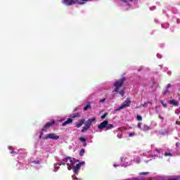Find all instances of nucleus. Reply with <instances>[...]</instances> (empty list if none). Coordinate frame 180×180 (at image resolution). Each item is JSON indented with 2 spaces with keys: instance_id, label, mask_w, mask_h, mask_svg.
<instances>
[{
  "instance_id": "f704fd0d",
  "label": "nucleus",
  "mask_w": 180,
  "mask_h": 180,
  "mask_svg": "<svg viewBox=\"0 0 180 180\" xmlns=\"http://www.w3.org/2000/svg\"><path fill=\"white\" fill-rule=\"evenodd\" d=\"M34 164H40V161H34Z\"/></svg>"
},
{
  "instance_id": "dca6fc26",
  "label": "nucleus",
  "mask_w": 180,
  "mask_h": 180,
  "mask_svg": "<svg viewBox=\"0 0 180 180\" xmlns=\"http://www.w3.org/2000/svg\"><path fill=\"white\" fill-rule=\"evenodd\" d=\"M143 131H147L148 130H150V127L147 125H144L143 128L142 129Z\"/></svg>"
},
{
  "instance_id": "aec40b11",
  "label": "nucleus",
  "mask_w": 180,
  "mask_h": 180,
  "mask_svg": "<svg viewBox=\"0 0 180 180\" xmlns=\"http://www.w3.org/2000/svg\"><path fill=\"white\" fill-rule=\"evenodd\" d=\"M79 140H80V141H82V143H85L86 141V139H85L84 137H80L79 138Z\"/></svg>"
},
{
  "instance_id": "1a4fd4ad",
  "label": "nucleus",
  "mask_w": 180,
  "mask_h": 180,
  "mask_svg": "<svg viewBox=\"0 0 180 180\" xmlns=\"http://www.w3.org/2000/svg\"><path fill=\"white\" fill-rule=\"evenodd\" d=\"M72 122H74V120L71 118H68L67 121H65V122H63L62 124L63 127H64V126H67V124H71V123H72Z\"/></svg>"
},
{
  "instance_id": "ddd939ff",
  "label": "nucleus",
  "mask_w": 180,
  "mask_h": 180,
  "mask_svg": "<svg viewBox=\"0 0 180 180\" xmlns=\"http://www.w3.org/2000/svg\"><path fill=\"white\" fill-rule=\"evenodd\" d=\"M88 129H89V127L85 124V126H84L82 129V133H85Z\"/></svg>"
},
{
  "instance_id": "2eb2a0df",
  "label": "nucleus",
  "mask_w": 180,
  "mask_h": 180,
  "mask_svg": "<svg viewBox=\"0 0 180 180\" xmlns=\"http://www.w3.org/2000/svg\"><path fill=\"white\" fill-rule=\"evenodd\" d=\"M84 154H85V149L82 148L80 150V152H79L80 157H82V155H84Z\"/></svg>"
},
{
  "instance_id": "58836bf2",
  "label": "nucleus",
  "mask_w": 180,
  "mask_h": 180,
  "mask_svg": "<svg viewBox=\"0 0 180 180\" xmlns=\"http://www.w3.org/2000/svg\"><path fill=\"white\" fill-rule=\"evenodd\" d=\"M84 147H86V143H83Z\"/></svg>"
},
{
  "instance_id": "39448f33",
  "label": "nucleus",
  "mask_w": 180,
  "mask_h": 180,
  "mask_svg": "<svg viewBox=\"0 0 180 180\" xmlns=\"http://www.w3.org/2000/svg\"><path fill=\"white\" fill-rule=\"evenodd\" d=\"M44 140H49V139H51V140H58L60 139V136L52 133V134H47L44 136Z\"/></svg>"
},
{
  "instance_id": "a19ab883",
  "label": "nucleus",
  "mask_w": 180,
  "mask_h": 180,
  "mask_svg": "<svg viewBox=\"0 0 180 180\" xmlns=\"http://www.w3.org/2000/svg\"><path fill=\"white\" fill-rule=\"evenodd\" d=\"M55 168H56L57 169H58V168H60V167H55Z\"/></svg>"
},
{
  "instance_id": "7c9ffc66",
  "label": "nucleus",
  "mask_w": 180,
  "mask_h": 180,
  "mask_svg": "<svg viewBox=\"0 0 180 180\" xmlns=\"http://www.w3.org/2000/svg\"><path fill=\"white\" fill-rule=\"evenodd\" d=\"M168 92H169V89L167 88L165 91V94H168Z\"/></svg>"
},
{
  "instance_id": "0eeeda50",
  "label": "nucleus",
  "mask_w": 180,
  "mask_h": 180,
  "mask_svg": "<svg viewBox=\"0 0 180 180\" xmlns=\"http://www.w3.org/2000/svg\"><path fill=\"white\" fill-rule=\"evenodd\" d=\"M70 161V165H72L74 164V162L72 161V160L71 159L70 157H67L66 158H65L64 161L65 162H61L60 163L58 164V165L60 167L61 165H65V162H67V161Z\"/></svg>"
},
{
  "instance_id": "9b49d317",
  "label": "nucleus",
  "mask_w": 180,
  "mask_h": 180,
  "mask_svg": "<svg viewBox=\"0 0 180 180\" xmlns=\"http://www.w3.org/2000/svg\"><path fill=\"white\" fill-rule=\"evenodd\" d=\"M84 123H85V120L84 119L80 120L79 121V122L77 124H76V127L77 129H79V127H81V126H82V124H84Z\"/></svg>"
},
{
  "instance_id": "79ce46f5",
  "label": "nucleus",
  "mask_w": 180,
  "mask_h": 180,
  "mask_svg": "<svg viewBox=\"0 0 180 180\" xmlns=\"http://www.w3.org/2000/svg\"><path fill=\"white\" fill-rule=\"evenodd\" d=\"M39 139H41V135H39Z\"/></svg>"
},
{
  "instance_id": "6ab92c4d",
  "label": "nucleus",
  "mask_w": 180,
  "mask_h": 180,
  "mask_svg": "<svg viewBox=\"0 0 180 180\" xmlns=\"http://www.w3.org/2000/svg\"><path fill=\"white\" fill-rule=\"evenodd\" d=\"M120 95L121 96H124V94H126V92L124 91V90H121L120 92H119Z\"/></svg>"
},
{
  "instance_id": "bb28decb",
  "label": "nucleus",
  "mask_w": 180,
  "mask_h": 180,
  "mask_svg": "<svg viewBox=\"0 0 180 180\" xmlns=\"http://www.w3.org/2000/svg\"><path fill=\"white\" fill-rule=\"evenodd\" d=\"M89 120L91 122V123H93V122H95V120H96V118L93 117V118L89 119Z\"/></svg>"
},
{
  "instance_id": "f03ea898",
  "label": "nucleus",
  "mask_w": 180,
  "mask_h": 180,
  "mask_svg": "<svg viewBox=\"0 0 180 180\" xmlns=\"http://www.w3.org/2000/svg\"><path fill=\"white\" fill-rule=\"evenodd\" d=\"M126 81V77H122L118 80H117L114 84L113 86H115V89L113 92H119V90L122 86H123V84H124V82Z\"/></svg>"
},
{
  "instance_id": "a18cd8bd",
  "label": "nucleus",
  "mask_w": 180,
  "mask_h": 180,
  "mask_svg": "<svg viewBox=\"0 0 180 180\" xmlns=\"http://www.w3.org/2000/svg\"><path fill=\"white\" fill-rule=\"evenodd\" d=\"M158 108V106H156V107H155V109H157Z\"/></svg>"
},
{
  "instance_id": "37998d69",
  "label": "nucleus",
  "mask_w": 180,
  "mask_h": 180,
  "mask_svg": "<svg viewBox=\"0 0 180 180\" xmlns=\"http://www.w3.org/2000/svg\"><path fill=\"white\" fill-rule=\"evenodd\" d=\"M114 167H118L117 165H114Z\"/></svg>"
},
{
  "instance_id": "412c9836",
  "label": "nucleus",
  "mask_w": 180,
  "mask_h": 180,
  "mask_svg": "<svg viewBox=\"0 0 180 180\" xmlns=\"http://www.w3.org/2000/svg\"><path fill=\"white\" fill-rule=\"evenodd\" d=\"M148 174H150V172H140L139 175H148Z\"/></svg>"
},
{
  "instance_id": "9d476101",
  "label": "nucleus",
  "mask_w": 180,
  "mask_h": 180,
  "mask_svg": "<svg viewBox=\"0 0 180 180\" xmlns=\"http://www.w3.org/2000/svg\"><path fill=\"white\" fill-rule=\"evenodd\" d=\"M170 105H174V106H179V103L176 100H169L168 101Z\"/></svg>"
},
{
  "instance_id": "cd10ccee",
  "label": "nucleus",
  "mask_w": 180,
  "mask_h": 180,
  "mask_svg": "<svg viewBox=\"0 0 180 180\" xmlns=\"http://www.w3.org/2000/svg\"><path fill=\"white\" fill-rule=\"evenodd\" d=\"M67 165L68 166V171H71V165H70V163H68Z\"/></svg>"
},
{
  "instance_id": "6e6552de",
  "label": "nucleus",
  "mask_w": 180,
  "mask_h": 180,
  "mask_svg": "<svg viewBox=\"0 0 180 180\" xmlns=\"http://www.w3.org/2000/svg\"><path fill=\"white\" fill-rule=\"evenodd\" d=\"M63 4L67 6H71V5H74V4H77V1L75 0H63Z\"/></svg>"
},
{
  "instance_id": "5701e85b",
  "label": "nucleus",
  "mask_w": 180,
  "mask_h": 180,
  "mask_svg": "<svg viewBox=\"0 0 180 180\" xmlns=\"http://www.w3.org/2000/svg\"><path fill=\"white\" fill-rule=\"evenodd\" d=\"M167 180H180V177L179 176H176L172 179H168Z\"/></svg>"
},
{
  "instance_id": "7ed1b4c3",
  "label": "nucleus",
  "mask_w": 180,
  "mask_h": 180,
  "mask_svg": "<svg viewBox=\"0 0 180 180\" xmlns=\"http://www.w3.org/2000/svg\"><path fill=\"white\" fill-rule=\"evenodd\" d=\"M85 165V162H80L76 165V166H74V165H72L73 172L75 174V175H78L79 174V169H81V167L82 165Z\"/></svg>"
},
{
  "instance_id": "f8f14e48",
  "label": "nucleus",
  "mask_w": 180,
  "mask_h": 180,
  "mask_svg": "<svg viewBox=\"0 0 180 180\" xmlns=\"http://www.w3.org/2000/svg\"><path fill=\"white\" fill-rule=\"evenodd\" d=\"M88 109H92V106H91V103H87V105L83 108V110H84V112H86Z\"/></svg>"
},
{
  "instance_id": "c9c22d12",
  "label": "nucleus",
  "mask_w": 180,
  "mask_h": 180,
  "mask_svg": "<svg viewBox=\"0 0 180 180\" xmlns=\"http://www.w3.org/2000/svg\"><path fill=\"white\" fill-rule=\"evenodd\" d=\"M159 119H161V120H164V117H162L161 115H159Z\"/></svg>"
},
{
  "instance_id": "f3484780",
  "label": "nucleus",
  "mask_w": 180,
  "mask_h": 180,
  "mask_svg": "<svg viewBox=\"0 0 180 180\" xmlns=\"http://www.w3.org/2000/svg\"><path fill=\"white\" fill-rule=\"evenodd\" d=\"M148 103H150V101L146 102L143 104H141V106H143V108H147V106H148Z\"/></svg>"
},
{
  "instance_id": "473e14b6",
  "label": "nucleus",
  "mask_w": 180,
  "mask_h": 180,
  "mask_svg": "<svg viewBox=\"0 0 180 180\" xmlns=\"http://www.w3.org/2000/svg\"><path fill=\"white\" fill-rule=\"evenodd\" d=\"M105 101H106V98H103L100 100V102L103 103V102H105Z\"/></svg>"
},
{
  "instance_id": "a211bd4d",
  "label": "nucleus",
  "mask_w": 180,
  "mask_h": 180,
  "mask_svg": "<svg viewBox=\"0 0 180 180\" xmlns=\"http://www.w3.org/2000/svg\"><path fill=\"white\" fill-rule=\"evenodd\" d=\"M85 124L86 126H89V127H91V124H92V122H91V121L89 120H88L86 122Z\"/></svg>"
},
{
  "instance_id": "4be33fe9",
  "label": "nucleus",
  "mask_w": 180,
  "mask_h": 180,
  "mask_svg": "<svg viewBox=\"0 0 180 180\" xmlns=\"http://www.w3.org/2000/svg\"><path fill=\"white\" fill-rule=\"evenodd\" d=\"M165 157H172V153H165Z\"/></svg>"
},
{
  "instance_id": "393cba45",
  "label": "nucleus",
  "mask_w": 180,
  "mask_h": 180,
  "mask_svg": "<svg viewBox=\"0 0 180 180\" xmlns=\"http://www.w3.org/2000/svg\"><path fill=\"white\" fill-rule=\"evenodd\" d=\"M160 103H162L163 108H167V103H164V101H160Z\"/></svg>"
},
{
  "instance_id": "4c0bfd02",
  "label": "nucleus",
  "mask_w": 180,
  "mask_h": 180,
  "mask_svg": "<svg viewBox=\"0 0 180 180\" xmlns=\"http://www.w3.org/2000/svg\"><path fill=\"white\" fill-rule=\"evenodd\" d=\"M176 124H178L179 126H180V122H178V121H176Z\"/></svg>"
},
{
  "instance_id": "423d86ee",
  "label": "nucleus",
  "mask_w": 180,
  "mask_h": 180,
  "mask_svg": "<svg viewBox=\"0 0 180 180\" xmlns=\"http://www.w3.org/2000/svg\"><path fill=\"white\" fill-rule=\"evenodd\" d=\"M54 124H56V122L54 120L47 122L42 128V131H47L48 129L51 128V126H54Z\"/></svg>"
},
{
  "instance_id": "a878e982",
  "label": "nucleus",
  "mask_w": 180,
  "mask_h": 180,
  "mask_svg": "<svg viewBox=\"0 0 180 180\" xmlns=\"http://www.w3.org/2000/svg\"><path fill=\"white\" fill-rule=\"evenodd\" d=\"M106 116H108V112H105V113L101 116V119H105V117H106Z\"/></svg>"
},
{
  "instance_id": "c756f323",
  "label": "nucleus",
  "mask_w": 180,
  "mask_h": 180,
  "mask_svg": "<svg viewBox=\"0 0 180 180\" xmlns=\"http://www.w3.org/2000/svg\"><path fill=\"white\" fill-rule=\"evenodd\" d=\"M44 131H43V129H41V131L39 132V136H43V132Z\"/></svg>"
},
{
  "instance_id": "72a5a7b5",
  "label": "nucleus",
  "mask_w": 180,
  "mask_h": 180,
  "mask_svg": "<svg viewBox=\"0 0 180 180\" xmlns=\"http://www.w3.org/2000/svg\"><path fill=\"white\" fill-rule=\"evenodd\" d=\"M169 88H171V84H167V89H169Z\"/></svg>"
},
{
  "instance_id": "e433bc0d",
  "label": "nucleus",
  "mask_w": 180,
  "mask_h": 180,
  "mask_svg": "<svg viewBox=\"0 0 180 180\" xmlns=\"http://www.w3.org/2000/svg\"><path fill=\"white\" fill-rule=\"evenodd\" d=\"M139 129H141V124H138Z\"/></svg>"
},
{
  "instance_id": "f257e3e1",
  "label": "nucleus",
  "mask_w": 180,
  "mask_h": 180,
  "mask_svg": "<svg viewBox=\"0 0 180 180\" xmlns=\"http://www.w3.org/2000/svg\"><path fill=\"white\" fill-rule=\"evenodd\" d=\"M113 127H115L113 124H109V121L108 120H104L98 125V129H99V130H103V129H106V130H112Z\"/></svg>"
},
{
  "instance_id": "4468645a",
  "label": "nucleus",
  "mask_w": 180,
  "mask_h": 180,
  "mask_svg": "<svg viewBox=\"0 0 180 180\" xmlns=\"http://www.w3.org/2000/svg\"><path fill=\"white\" fill-rule=\"evenodd\" d=\"M79 116H81V114L79 112H76L72 115V119H75V117H79Z\"/></svg>"
},
{
  "instance_id": "b1692460",
  "label": "nucleus",
  "mask_w": 180,
  "mask_h": 180,
  "mask_svg": "<svg viewBox=\"0 0 180 180\" xmlns=\"http://www.w3.org/2000/svg\"><path fill=\"white\" fill-rule=\"evenodd\" d=\"M136 119L139 122H141V120H143V117L141 115H137Z\"/></svg>"
},
{
  "instance_id": "ea45409f",
  "label": "nucleus",
  "mask_w": 180,
  "mask_h": 180,
  "mask_svg": "<svg viewBox=\"0 0 180 180\" xmlns=\"http://www.w3.org/2000/svg\"><path fill=\"white\" fill-rule=\"evenodd\" d=\"M12 154H18L16 152H11Z\"/></svg>"
},
{
  "instance_id": "20e7f679",
  "label": "nucleus",
  "mask_w": 180,
  "mask_h": 180,
  "mask_svg": "<svg viewBox=\"0 0 180 180\" xmlns=\"http://www.w3.org/2000/svg\"><path fill=\"white\" fill-rule=\"evenodd\" d=\"M131 104V101H130L129 99H127L123 103L121 104V106L117 108L115 110L117 112H119L120 110H122V109H124V108H129Z\"/></svg>"
},
{
  "instance_id": "c85d7f7f",
  "label": "nucleus",
  "mask_w": 180,
  "mask_h": 180,
  "mask_svg": "<svg viewBox=\"0 0 180 180\" xmlns=\"http://www.w3.org/2000/svg\"><path fill=\"white\" fill-rule=\"evenodd\" d=\"M133 136H136V134H134V133H130V134H129V137H133Z\"/></svg>"
},
{
  "instance_id": "c03bdc74",
  "label": "nucleus",
  "mask_w": 180,
  "mask_h": 180,
  "mask_svg": "<svg viewBox=\"0 0 180 180\" xmlns=\"http://www.w3.org/2000/svg\"><path fill=\"white\" fill-rule=\"evenodd\" d=\"M124 2H126V0H122Z\"/></svg>"
},
{
  "instance_id": "2f4dec72",
  "label": "nucleus",
  "mask_w": 180,
  "mask_h": 180,
  "mask_svg": "<svg viewBox=\"0 0 180 180\" xmlns=\"http://www.w3.org/2000/svg\"><path fill=\"white\" fill-rule=\"evenodd\" d=\"M156 153H158L160 154L161 149H155Z\"/></svg>"
}]
</instances>
